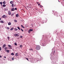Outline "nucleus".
I'll list each match as a JSON object with an SVG mask.
<instances>
[{"label": "nucleus", "mask_w": 64, "mask_h": 64, "mask_svg": "<svg viewBox=\"0 0 64 64\" xmlns=\"http://www.w3.org/2000/svg\"><path fill=\"white\" fill-rule=\"evenodd\" d=\"M36 50H39L40 49V46H37L36 47Z\"/></svg>", "instance_id": "nucleus-1"}, {"label": "nucleus", "mask_w": 64, "mask_h": 64, "mask_svg": "<svg viewBox=\"0 0 64 64\" xmlns=\"http://www.w3.org/2000/svg\"><path fill=\"white\" fill-rule=\"evenodd\" d=\"M2 17L4 18H6V16L5 15H4L2 16Z\"/></svg>", "instance_id": "nucleus-2"}, {"label": "nucleus", "mask_w": 64, "mask_h": 64, "mask_svg": "<svg viewBox=\"0 0 64 64\" xmlns=\"http://www.w3.org/2000/svg\"><path fill=\"white\" fill-rule=\"evenodd\" d=\"M14 10H15V8H12L11 10L12 11H14Z\"/></svg>", "instance_id": "nucleus-3"}, {"label": "nucleus", "mask_w": 64, "mask_h": 64, "mask_svg": "<svg viewBox=\"0 0 64 64\" xmlns=\"http://www.w3.org/2000/svg\"><path fill=\"white\" fill-rule=\"evenodd\" d=\"M8 14L10 15L11 14V12H10V11H8Z\"/></svg>", "instance_id": "nucleus-4"}, {"label": "nucleus", "mask_w": 64, "mask_h": 64, "mask_svg": "<svg viewBox=\"0 0 64 64\" xmlns=\"http://www.w3.org/2000/svg\"><path fill=\"white\" fill-rule=\"evenodd\" d=\"M8 46L9 47V48H10V49H12L11 48L12 47V46H11V45H8Z\"/></svg>", "instance_id": "nucleus-5"}, {"label": "nucleus", "mask_w": 64, "mask_h": 64, "mask_svg": "<svg viewBox=\"0 0 64 64\" xmlns=\"http://www.w3.org/2000/svg\"><path fill=\"white\" fill-rule=\"evenodd\" d=\"M6 45L5 44H4V45L2 46V48H4L5 47H6Z\"/></svg>", "instance_id": "nucleus-6"}, {"label": "nucleus", "mask_w": 64, "mask_h": 64, "mask_svg": "<svg viewBox=\"0 0 64 64\" xmlns=\"http://www.w3.org/2000/svg\"><path fill=\"white\" fill-rule=\"evenodd\" d=\"M14 36L15 37L17 36H18V34H14Z\"/></svg>", "instance_id": "nucleus-7"}, {"label": "nucleus", "mask_w": 64, "mask_h": 64, "mask_svg": "<svg viewBox=\"0 0 64 64\" xmlns=\"http://www.w3.org/2000/svg\"><path fill=\"white\" fill-rule=\"evenodd\" d=\"M13 3H14V2H13V1H11L10 2V3L11 4H13Z\"/></svg>", "instance_id": "nucleus-8"}, {"label": "nucleus", "mask_w": 64, "mask_h": 64, "mask_svg": "<svg viewBox=\"0 0 64 64\" xmlns=\"http://www.w3.org/2000/svg\"><path fill=\"white\" fill-rule=\"evenodd\" d=\"M58 14V13H57V12H55V13H54V14L55 15H57V14Z\"/></svg>", "instance_id": "nucleus-9"}, {"label": "nucleus", "mask_w": 64, "mask_h": 64, "mask_svg": "<svg viewBox=\"0 0 64 64\" xmlns=\"http://www.w3.org/2000/svg\"><path fill=\"white\" fill-rule=\"evenodd\" d=\"M0 22L2 23H4V21L3 20H1L0 21Z\"/></svg>", "instance_id": "nucleus-10"}, {"label": "nucleus", "mask_w": 64, "mask_h": 64, "mask_svg": "<svg viewBox=\"0 0 64 64\" xmlns=\"http://www.w3.org/2000/svg\"><path fill=\"white\" fill-rule=\"evenodd\" d=\"M6 52H7L8 53H9V52H10V50H6Z\"/></svg>", "instance_id": "nucleus-11"}, {"label": "nucleus", "mask_w": 64, "mask_h": 64, "mask_svg": "<svg viewBox=\"0 0 64 64\" xmlns=\"http://www.w3.org/2000/svg\"><path fill=\"white\" fill-rule=\"evenodd\" d=\"M8 25H11V22H9L8 23Z\"/></svg>", "instance_id": "nucleus-12"}, {"label": "nucleus", "mask_w": 64, "mask_h": 64, "mask_svg": "<svg viewBox=\"0 0 64 64\" xmlns=\"http://www.w3.org/2000/svg\"><path fill=\"white\" fill-rule=\"evenodd\" d=\"M12 8L14 7V4H12Z\"/></svg>", "instance_id": "nucleus-13"}, {"label": "nucleus", "mask_w": 64, "mask_h": 64, "mask_svg": "<svg viewBox=\"0 0 64 64\" xmlns=\"http://www.w3.org/2000/svg\"><path fill=\"white\" fill-rule=\"evenodd\" d=\"M4 11H7V9L6 8H4Z\"/></svg>", "instance_id": "nucleus-14"}, {"label": "nucleus", "mask_w": 64, "mask_h": 64, "mask_svg": "<svg viewBox=\"0 0 64 64\" xmlns=\"http://www.w3.org/2000/svg\"><path fill=\"white\" fill-rule=\"evenodd\" d=\"M16 17H19V15H18V14H16Z\"/></svg>", "instance_id": "nucleus-15"}, {"label": "nucleus", "mask_w": 64, "mask_h": 64, "mask_svg": "<svg viewBox=\"0 0 64 64\" xmlns=\"http://www.w3.org/2000/svg\"><path fill=\"white\" fill-rule=\"evenodd\" d=\"M14 31H17V30H18V29L16 28H14Z\"/></svg>", "instance_id": "nucleus-16"}, {"label": "nucleus", "mask_w": 64, "mask_h": 64, "mask_svg": "<svg viewBox=\"0 0 64 64\" xmlns=\"http://www.w3.org/2000/svg\"><path fill=\"white\" fill-rule=\"evenodd\" d=\"M15 56H18V53H16Z\"/></svg>", "instance_id": "nucleus-17"}, {"label": "nucleus", "mask_w": 64, "mask_h": 64, "mask_svg": "<svg viewBox=\"0 0 64 64\" xmlns=\"http://www.w3.org/2000/svg\"><path fill=\"white\" fill-rule=\"evenodd\" d=\"M4 49L5 50V51H6L7 50V47H5L4 48Z\"/></svg>", "instance_id": "nucleus-18"}, {"label": "nucleus", "mask_w": 64, "mask_h": 64, "mask_svg": "<svg viewBox=\"0 0 64 64\" xmlns=\"http://www.w3.org/2000/svg\"><path fill=\"white\" fill-rule=\"evenodd\" d=\"M6 5L5 4H3L2 6L4 7H6Z\"/></svg>", "instance_id": "nucleus-19"}, {"label": "nucleus", "mask_w": 64, "mask_h": 64, "mask_svg": "<svg viewBox=\"0 0 64 64\" xmlns=\"http://www.w3.org/2000/svg\"><path fill=\"white\" fill-rule=\"evenodd\" d=\"M3 3L4 4H6V2H5V1H4V2H3Z\"/></svg>", "instance_id": "nucleus-20"}, {"label": "nucleus", "mask_w": 64, "mask_h": 64, "mask_svg": "<svg viewBox=\"0 0 64 64\" xmlns=\"http://www.w3.org/2000/svg\"><path fill=\"white\" fill-rule=\"evenodd\" d=\"M21 27H22L23 28H25L22 25H21Z\"/></svg>", "instance_id": "nucleus-21"}, {"label": "nucleus", "mask_w": 64, "mask_h": 64, "mask_svg": "<svg viewBox=\"0 0 64 64\" xmlns=\"http://www.w3.org/2000/svg\"><path fill=\"white\" fill-rule=\"evenodd\" d=\"M14 29V28H12L10 29V30H13Z\"/></svg>", "instance_id": "nucleus-22"}, {"label": "nucleus", "mask_w": 64, "mask_h": 64, "mask_svg": "<svg viewBox=\"0 0 64 64\" xmlns=\"http://www.w3.org/2000/svg\"><path fill=\"white\" fill-rule=\"evenodd\" d=\"M17 28L18 29V30H20V28L19 27H17Z\"/></svg>", "instance_id": "nucleus-23"}, {"label": "nucleus", "mask_w": 64, "mask_h": 64, "mask_svg": "<svg viewBox=\"0 0 64 64\" xmlns=\"http://www.w3.org/2000/svg\"><path fill=\"white\" fill-rule=\"evenodd\" d=\"M14 14H11V16H13V15H14Z\"/></svg>", "instance_id": "nucleus-24"}, {"label": "nucleus", "mask_w": 64, "mask_h": 64, "mask_svg": "<svg viewBox=\"0 0 64 64\" xmlns=\"http://www.w3.org/2000/svg\"><path fill=\"white\" fill-rule=\"evenodd\" d=\"M11 55H14V54H13V53H12L11 54Z\"/></svg>", "instance_id": "nucleus-25"}, {"label": "nucleus", "mask_w": 64, "mask_h": 64, "mask_svg": "<svg viewBox=\"0 0 64 64\" xmlns=\"http://www.w3.org/2000/svg\"><path fill=\"white\" fill-rule=\"evenodd\" d=\"M30 31H33V30L31 29H30Z\"/></svg>", "instance_id": "nucleus-26"}, {"label": "nucleus", "mask_w": 64, "mask_h": 64, "mask_svg": "<svg viewBox=\"0 0 64 64\" xmlns=\"http://www.w3.org/2000/svg\"><path fill=\"white\" fill-rule=\"evenodd\" d=\"M40 8H42L43 7V6H40Z\"/></svg>", "instance_id": "nucleus-27"}, {"label": "nucleus", "mask_w": 64, "mask_h": 64, "mask_svg": "<svg viewBox=\"0 0 64 64\" xmlns=\"http://www.w3.org/2000/svg\"><path fill=\"white\" fill-rule=\"evenodd\" d=\"M0 4L1 5H2V2H0Z\"/></svg>", "instance_id": "nucleus-28"}, {"label": "nucleus", "mask_w": 64, "mask_h": 64, "mask_svg": "<svg viewBox=\"0 0 64 64\" xmlns=\"http://www.w3.org/2000/svg\"><path fill=\"white\" fill-rule=\"evenodd\" d=\"M29 50H32V51H33V49L32 48L31 49H29Z\"/></svg>", "instance_id": "nucleus-29"}, {"label": "nucleus", "mask_w": 64, "mask_h": 64, "mask_svg": "<svg viewBox=\"0 0 64 64\" xmlns=\"http://www.w3.org/2000/svg\"><path fill=\"white\" fill-rule=\"evenodd\" d=\"M28 32L29 33H30V30L28 31Z\"/></svg>", "instance_id": "nucleus-30"}, {"label": "nucleus", "mask_w": 64, "mask_h": 64, "mask_svg": "<svg viewBox=\"0 0 64 64\" xmlns=\"http://www.w3.org/2000/svg\"><path fill=\"white\" fill-rule=\"evenodd\" d=\"M14 22H17V20H14Z\"/></svg>", "instance_id": "nucleus-31"}, {"label": "nucleus", "mask_w": 64, "mask_h": 64, "mask_svg": "<svg viewBox=\"0 0 64 64\" xmlns=\"http://www.w3.org/2000/svg\"><path fill=\"white\" fill-rule=\"evenodd\" d=\"M7 28L8 29V30H9V27H7Z\"/></svg>", "instance_id": "nucleus-32"}, {"label": "nucleus", "mask_w": 64, "mask_h": 64, "mask_svg": "<svg viewBox=\"0 0 64 64\" xmlns=\"http://www.w3.org/2000/svg\"><path fill=\"white\" fill-rule=\"evenodd\" d=\"M14 44L15 45H17V44L16 43H14Z\"/></svg>", "instance_id": "nucleus-33"}, {"label": "nucleus", "mask_w": 64, "mask_h": 64, "mask_svg": "<svg viewBox=\"0 0 64 64\" xmlns=\"http://www.w3.org/2000/svg\"><path fill=\"white\" fill-rule=\"evenodd\" d=\"M8 40H9V39H10V38H9V37H8Z\"/></svg>", "instance_id": "nucleus-34"}, {"label": "nucleus", "mask_w": 64, "mask_h": 64, "mask_svg": "<svg viewBox=\"0 0 64 64\" xmlns=\"http://www.w3.org/2000/svg\"><path fill=\"white\" fill-rule=\"evenodd\" d=\"M1 50H2L1 48L0 47V51H1Z\"/></svg>", "instance_id": "nucleus-35"}, {"label": "nucleus", "mask_w": 64, "mask_h": 64, "mask_svg": "<svg viewBox=\"0 0 64 64\" xmlns=\"http://www.w3.org/2000/svg\"><path fill=\"white\" fill-rule=\"evenodd\" d=\"M21 30L22 31V32H23V31H24L23 30V29H21Z\"/></svg>", "instance_id": "nucleus-36"}, {"label": "nucleus", "mask_w": 64, "mask_h": 64, "mask_svg": "<svg viewBox=\"0 0 64 64\" xmlns=\"http://www.w3.org/2000/svg\"><path fill=\"white\" fill-rule=\"evenodd\" d=\"M12 60H14V58H12Z\"/></svg>", "instance_id": "nucleus-37"}, {"label": "nucleus", "mask_w": 64, "mask_h": 64, "mask_svg": "<svg viewBox=\"0 0 64 64\" xmlns=\"http://www.w3.org/2000/svg\"><path fill=\"white\" fill-rule=\"evenodd\" d=\"M20 47H22V45H20Z\"/></svg>", "instance_id": "nucleus-38"}, {"label": "nucleus", "mask_w": 64, "mask_h": 64, "mask_svg": "<svg viewBox=\"0 0 64 64\" xmlns=\"http://www.w3.org/2000/svg\"><path fill=\"white\" fill-rule=\"evenodd\" d=\"M26 59L27 60H28V61H29L28 60V58H26Z\"/></svg>", "instance_id": "nucleus-39"}, {"label": "nucleus", "mask_w": 64, "mask_h": 64, "mask_svg": "<svg viewBox=\"0 0 64 64\" xmlns=\"http://www.w3.org/2000/svg\"><path fill=\"white\" fill-rule=\"evenodd\" d=\"M38 6H40V4H38Z\"/></svg>", "instance_id": "nucleus-40"}, {"label": "nucleus", "mask_w": 64, "mask_h": 64, "mask_svg": "<svg viewBox=\"0 0 64 64\" xmlns=\"http://www.w3.org/2000/svg\"><path fill=\"white\" fill-rule=\"evenodd\" d=\"M22 37H23L22 36H20V38H22Z\"/></svg>", "instance_id": "nucleus-41"}, {"label": "nucleus", "mask_w": 64, "mask_h": 64, "mask_svg": "<svg viewBox=\"0 0 64 64\" xmlns=\"http://www.w3.org/2000/svg\"><path fill=\"white\" fill-rule=\"evenodd\" d=\"M4 58H6V57H5V56H4Z\"/></svg>", "instance_id": "nucleus-42"}, {"label": "nucleus", "mask_w": 64, "mask_h": 64, "mask_svg": "<svg viewBox=\"0 0 64 64\" xmlns=\"http://www.w3.org/2000/svg\"><path fill=\"white\" fill-rule=\"evenodd\" d=\"M15 10H17V8H15Z\"/></svg>", "instance_id": "nucleus-43"}, {"label": "nucleus", "mask_w": 64, "mask_h": 64, "mask_svg": "<svg viewBox=\"0 0 64 64\" xmlns=\"http://www.w3.org/2000/svg\"><path fill=\"white\" fill-rule=\"evenodd\" d=\"M1 57H2V56H1L0 55V58H1Z\"/></svg>", "instance_id": "nucleus-44"}, {"label": "nucleus", "mask_w": 64, "mask_h": 64, "mask_svg": "<svg viewBox=\"0 0 64 64\" xmlns=\"http://www.w3.org/2000/svg\"><path fill=\"white\" fill-rule=\"evenodd\" d=\"M1 20V18H0V20Z\"/></svg>", "instance_id": "nucleus-45"}, {"label": "nucleus", "mask_w": 64, "mask_h": 64, "mask_svg": "<svg viewBox=\"0 0 64 64\" xmlns=\"http://www.w3.org/2000/svg\"><path fill=\"white\" fill-rule=\"evenodd\" d=\"M38 3H39V2H37V4H38Z\"/></svg>", "instance_id": "nucleus-46"}, {"label": "nucleus", "mask_w": 64, "mask_h": 64, "mask_svg": "<svg viewBox=\"0 0 64 64\" xmlns=\"http://www.w3.org/2000/svg\"><path fill=\"white\" fill-rule=\"evenodd\" d=\"M14 6H16V4H15Z\"/></svg>", "instance_id": "nucleus-47"}, {"label": "nucleus", "mask_w": 64, "mask_h": 64, "mask_svg": "<svg viewBox=\"0 0 64 64\" xmlns=\"http://www.w3.org/2000/svg\"><path fill=\"white\" fill-rule=\"evenodd\" d=\"M56 31V32H57V31Z\"/></svg>", "instance_id": "nucleus-48"}, {"label": "nucleus", "mask_w": 64, "mask_h": 64, "mask_svg": "<svg viewBox=\"0 0 64 64\" xmlns=\"http://www.w3.org/2000/svg\"><path fill=\"white\" fill-rule=\"evenodd\" d=\"M1 6H2V5H1Z\"/></svg>", "instance_id": "nucleus-49"}, {"label": "nucleus", "mask_w": 64, "mask_h": 64, "mask_svg": "<svg viewBox=\"0 0 64 64\" xmlns=\"http://www.w3.org/2000/svg\"><path fill=\"white\" fill-rule=\"evenodd\" d=\"M42 13V12H41V13Z\"/></svg>", "instance_id": "nucleus-50"}, {"label": "nucleus", "mask_w": 64, "mask_h": 64, "mask_svg": "<svg viewBox=\"0 0 64 64\" xmlns=\"http://www.w3.org/2000/svg\"><path fill=\"white\" fill-rule=\"evenodd\" d=\"M26 9H27V8H26Z\"/></svg>", "instance_id": "nucleus-51"}, {"label": "nucleus", "mask_w": 64, "mask_h": 64, "mask_svg": "<svg viewBox=\"0 0 64 64\" xmlns=\"http://www.w3.org/2000/svg\"><path fill=\"white\" fill-rule=\"evenodd\" d=\"M53 12H54V11H53Z\"/></svg>", "instance_id": "nucleus-52"}]
</instances>
